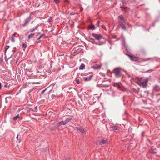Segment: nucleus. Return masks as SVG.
Instances as JSON below:
<instances>
[{"mask_svg":"<svg viewBox=\"0 0 160 160\" xmlns=\"http://www.w3.org/2000/svg\"><path fill=\"white\" fill-rule=\"evenodd\" d=\"M148 82L147 78H142L138 82V85L142 86L143 88H145L147 85Z\"/></svg>","mask_w":160,"mask_h":160,"instance_id":"f257e3e1","label":"nucleus"},{"mask_svg":"<svg viewBox=\"0 0 160 160\" xmlns=\"http://www.w3.org/2000/svg\"><path fill=\"white\" fill-rule=\"evenodd\" d=\"M120 68H117L114 69V72L117 77H118L119 76L120 73Z\"/></svg>","mask_w":160,"mask_h":160,"instance_id":"f03ea898","label":"nucleus"},{"mask_svg":"<svg viewBox=\"0 0 160 160\" xmlns=\"http://www.w3.org/2000/svg\"><path fill=\"white\" fill-rule=\"evenodd\" d=\"M92 35L95 39L98 40H100L102 38V36L100 35H98L96 34H92Z\"/></svg>","mask_w":160,"mask_h":160,"instance_id":"7ed1b4c3","label":"nucleus"},{"mask_svg":"<svg viewBox=\"0 0 160 160\" xmlns=\"http://www.w3.org/2000/svg\"><path fill=\"white\" fill-rule=\"evenodd\" d=\"M76 128L79 131L82 133L85 134L86 132V131L83 129L82 127H76Z\"/></svg>","mask_w":160,"mask_h":160,"instance_id":"20e7f679","label":"nucleus"},{"mask_svg":"<svg viewBox=\"0 0 160 160\" xmlns=\"http://www.w3.org/2000/svg\"><path fill=\"white\" fill-rule=\"evenodd\" d=\"M92 77V75L89 76L84 77L82 78V80L85 81H88L90 80Z\"/></svg>","mask_w":160,"mask_h":160,"instance_id":"39448f33","label":"nucleus"},{"mask_svg":"<svg viewBox=\"0 0 160 160\" xmlns=\"http://www.w3.org/2000/svg\"><path fill=\"white\" fill-rule=\"evenodd\" d=\"M91 68L97 70L101 68V66L100 65H96L95 66L92 67Z\"/></svg>","mask_w":160,"mask_h":160,"instance_id":"423d86ee","label":"nucleus"},{"mask_svg":"<svg viewBox=\"0 0 160 160\" xmlns=\"http://www.w3.org/2000/svg\"><path fill=\"white\" fill-rule=\"evenodd\" d=\"M128 56H129L130 59L132 60L133 61H136L137 60H138L137 58L135 57L131 56L130 55H128Z\"/></svg>","mask_w":160,"mask_h":160,"instance_id":"0eeeda50","label":"nucleus"},{"mask_svg":"<svg viewBox=\"0 0 160 160\" xmlns=\"http://www.w3.org/2000/svg\"><path fill=\"white\" fill-rule=\"evenodd\" d=\"M120 25L121 27L124 30H126V27L121 22H120Z\"/></svg>","mask_w":160,"mask_h":160,"instance_id":"6e6552de","label":"nucleus"},{"mask_svg":"<svg viewBox=\"0 0 160 160\" xmlns=\"http://www.w3.org/2000/svg\"><path fill=\"white\" fill-rule=\"evenodd\" d=\"M108 144V141L106 140H102L100 142V144Z\"/></svg>","mask_w":160,"mask_h":160,"instance_id":"1a4fd4ad","label":"nucleus"},{"mask_svg":"<svg viewBox=\"0 0 160 160\" xmlns=\"http://www.w3.org/2000/svg\"><path fill=\"white\" fill-rule=\"evenodd\" d=\"M31 17H30L28 18L27 19L25 23L23 25V26H24L26 24H27L29 21Z\"/></svg>","mask_w":160,"mask_h":160,"instance_id":"9d476101","label":"nucleus"},{"mask_svg":"<svg viewBox=\"0 0 160 160\" xmlns=\"http://www.w3.org/2000/svg\"><path fill=\"white\" fill-rule=\"evenodd\" d=\"M15 34H13L12 35L11 37V40L12 42H14L15 41Z\"/></svg>","mask_w":160,"mask_h":160,"instance_id":"9b49d317","label":"nucleus"},{"mask_svg":"<svg viewBox=\"0 0 160 160\" xmlns=\"http://www.w3.org/2000/svg\"><path fill=\"white\" fill-rule=\"evenodd\" d=\"M85 66L84 64H82L79 67L80 70H83Z\"/></svg>","mask_w":160,"mask_h":160,"instance_id":"f8f14e48","label":"nucleus"},{"mask_svg":"<svg viewBox=\"0 0 160 160\" xmlns=\"http://www.w3.org/2000/svg\"><path fill=\"white\" fill-rule=\"evenodd\" d=\"M118 18L119 19H121V21H119L120 22H124V20L123 19V17L122 16H120L118 17Z\"/></svg>","mask_w":160,"mask_h":160,"instance_id":"ddd939ff","label":"nucleus"},{"mask_svg":"<svg viewBox=\"0 0 160 160\" xmlns=\"http://www.w3.org/2000/svg\"><path fill=\"white\" fill-rule=\"evenodd\" d=\"M89 29H91V30H94L95 29V27L94 25H92L91 26H89Z\"/></svg>","mask_w":160,"mask_h":160,"instance_id":"4468645a","label":"nucleus"},{"mask_svg":"<svg viewBox=\"0 0 160 160\" xmlns=\"http://www.w3.org/2000/svg\"><path fill=\"white\" fill-rule=\"evenodd\" d=\"M39 26V25H37L35 27V28H33V29H32L30 30L29 31L30 32H32L34 31L35 30H36Z\"/></svg>","mask_w":160,"mask_h":160,"instance_id":"2eb2a0df","label":"nucleus"},{"mask_svg":"<svg viewBox=\"0 0 160 160\" xmlns=\"http://www.w3.org/2000/svg\"><path fill=\"white\" fill-rule=\"evenodd\" d=\"M34 35V33H32L29 35L28 38V39H30L31 38H32L33 37V36Z\"/></svg>","mask_w":160,"mask_h":160,"instance_id":"dca6fc26","label":"nucleus"},{"mask_svg":"<svg viewBox=\"0 0 160 160\" xmlns=\"http://www.w3.org/2000/svg\"><path fill=\"white\" fill-rule=\"evenodd\" d=\"M22 47L23 49H25L27 47L26 44L25 43H23L22 45Z\"/></svg>","mask_w":160,"mask_h":160,"instance_id":"f3484780","label":"nucleus"},{"mask_svg":"<svg viewBox=\"0 0 160 160\" xmlns=\"http://www.w3.org/2000/svg\"><path fill=\"white\" fill-rule=\"evenodd\" d=\"M156 152V149L155 150H151L150 151V152L151 153H154Z\"/></svg>","mask_w":160,"mask_h":160,"instance_id":"a211bd4d","label":"nucleus"},{"mask_svg":"<svg viewBox=\"0 0 160 160\" xmlns=\"http://www.w3.org/2000/svg\"><path fill=\"white\" fill-rule=\"evenodd\" d=\"M52 18L51 17H50L48 20V22H52Z\"/></svg>","mask_w":160,"mask_h":160,"instance_id":"6ab92c4d","label":"nucleus"},{"mask_svg":"<svg viewBox=\"0 0 160 160\" xmlns=\"http://www.w3.org/2000/svg\"><path fill=\"white\" fill-rule=\"evenodd\" d=\"M70 120H71V118H67V119H66L65 121L66 122V123H67Z\"/></svg>","mask_w":160,"mask_h":160,"instance_id":"aec40b11","label":"nucleus"},{"mask_svg":"<svg viewBox=\"0 0 160 160\" xmlns=\"http://www.w3.org/2000/svg\"><path fill=\"white\" fill-rule=\"evenodd\" d=\"M19 117V115H18L17 116H16L14 117L13 118V119L14 120H16Z\"/></svg>","mask_w":160,"mask_h":160,"instance_id":"412c9836","label":"nucleus"},{"mask_svg":"<svg viewBox=\"0 0 160 160\" xmlns=\"http://www.w3.org/2000/svg\"><path fill=\"white\" fill-rule=\"evenodd\" d=\"M62 124V123H61V121L58 122V123L57 124H56V125H57V127H59Z\"/></svg>","mask_w":160,"mask_h":160,"instance_id":"4be33fe9","label":"nucleus"},{"mask_svg":"<svg viewBox=\"0 0 160 160\" xmlns=\"http://www.w3.org/2000/svg\"><path fill=\"white\" fill-rule=\"evenodd\" d=\"M9 46H7L5 47V52L6 53L7 50L9 48Z\"/></svg>","mask_w":160,"mask_h":160,"instance_id":"5701e85b","label":"nucleus"},{"mask_svg":"<svg viewBox=\"0 0 160 160\" xmlns=\"http://www.w3.org/2000/svg\"><path fill=\"white\" fill-rule=\"evenodd\" d=\"M112 128L114 130H118V128L116 126H113L112 127Z\"/></svg>","mask_w":160,"mask_h":160,"instance_id":"b1692460","label":"nucleus"},{"mask_svg":"<svg viewBox=\"0 0 160 160\" xmlns=\"http://www.w3.org/2000/svg\"><path fill=\"white\" fill-rule=\"evenodd\" d=\"M61 122L62 123V124L64 125H65L67 124V123L65 121H61Z\"/></svg>","mask_w":160,"mask_h":160,"instance_id":"393cba45","label":"nucleus"},{"mask_svg":"<svg viewBox=\"0 0 160 160\" xmlns=\"http://www.w3.org/2000/svg\"><path fill=\"white\" fill-rule=\"evenodd\" d=\"M55 3L56 4L58 3L59 2V0H53Z\"/></svg>","mask_w":160,"mask_h":160,"instance_id":"a878e982","label":"nucleus"},{"mask_svg":"<svg viewBox=\"0 0 160 160\" xmlns=\"http://www.w3.org/2000/svg\"><path fill=\"white\" fill-rule=\"evenodd\" d=\"M44 34H43L39 36V38H38V40H39L42 37V36H44Z\"/></svg>","mask_w":160,"mask_h":160,"instance_id":"bb28decb","label":"nucleus"},{"mask_svg":"<svg viewBox=\"0 0 160 160\" xmlns=\"http://www.w3.org/2000/svg\"><path fill=\"white\" fill-rule=\"evenodd\" d=\"M116 86L118 88H121V86L120 85L118 84H117Z\"/></svg>","mask_w":160,"mask_h":160,"instance_id":"cd10ccee","label":"nucleus"},{"mask_svg":"<svg viewBox=\"0 0 160 160\" xmlns=\"http://www.w3.org/2000/svg\"><path fill=\"white\" fill-rule=\"evenodd\" d=\"M76 82L77 84H79V79H77L76 80Z\"/></svg>","mask_w":160,"mask_h":160,"instance_id":"c85d7f7f","label":"nucleus"},{"mask_svg":"<svg viewBox=\"0 0 160 160\" xmlns=\"http://www.w3.org/2000/svg\"><path fill=\"white\" fill-rule=\"evenodd\" d=\"M100 21H98L97 23V24H96V25L98 27L99 26V24L100 23Z\"/></svg>","mask_w":160,"mask_h":160,"instance_id":"c756f323","label":"nucleus"},{"mask_svg":"<svg viewBox=\"0 0 160 160\" xmlns=\"http://www.w3.org/2000/svg\"><path fill=\"white\" fill-rule=\"evenodd\" d=\"M46 89H45L43 90V91H42V94H43L44 93V92H45V91H46Z\"/></svg>","mask_w":160,"mask_h":160,"instance_id":"7c9ffc66","label":"nucleus"},{"mask_svg":"<svg viewBox=\"0 0 160 160\" xmlns=\"http://www.w3.org/2000/svg\"><path fill=\"white\" fill-rule=\"evenodd\" d=\"M2 58H0V62H2Z\"/></svg>","mask_w":160,"mask_h":160,"instance_id":"2f4dec72","label":"nucleus"},{"mask_svg":"<svg viewBox=\"0 0 160 160\" xmlns=\"http://www.w3.org/2000/svg\"><path fill=\"white\" fill-rule=\"evenodd\" d=\"M102 27L103 29H105L106 28L104 26H102Z\"/></svg>","mask_w":160,"mask_h":160,"instance_id":"473e14b6","label":"nucleus"},{"mask_svg":"<svg viewBox=\"0 0 160 160\" xmlns=\"http://www.w3.org/2000/svg\"><path fill=\"white\" fill-rule=\"evenodd\" d=\"M54 114L53 113V112L51 113V115H53Z\"/></svg>","mask_w":160,"mask_h":160,"instance_id":"72a5a7b5","label":"nucleus"},{"mask_svg":"<svg viewBox=\"0 0 160 160\" xmlns=\"http://www.w3.org/2000/svg\"><path fill=\"white\" fill-rule=\"evenodd\" d=\"M64 1L65 2H68V0H64Z\"/></svg>","mask_w":160,"mask_h":160,"instance_id":"f704fd0d","label":"nucleus"},{"mask_svg":"<svg viewBox=\"0 0 160 160\" xmlns=\"http://www.w3.org/2000/svg\"><path fill=\"white\" fill-rule=\"evenodd\" d=\"M18 136H17V139H18Z\"/></svg>","mask_w":160,"mask_h":160,"instance_id":"c9c22d12","label":"nucleus"}]
</instances>
